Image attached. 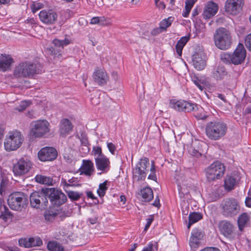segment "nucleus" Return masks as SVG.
I'll return each mask as SVG.
<instances>
[{"mask_svg":"<svg viewBox=\"0 0 251 251\" xmlns=\"http://www.w3.org/2000/svg\"><path fill=\"white\" fill-rule=\"evenodd\" d=\"M170 104L172 108L178 111L185 112L193 111V115L197 120H204L208 117L203 108L199 107L196 104L180 100L177 101L171 100Z\"/></svg>","mask_w":251,"mask_h":251,"instance_id":"nucleus-1","label":"nucleus"},{"mask_svg":"<svg viewBox=\"0 0 251 251\" xmlns=\"http://www.w3.org/2000/svg\"><path fill=\"white\" fill-rule=\"evenodd\" d=\"M41 71L39 64L30 61H24L15 67L14 75L16 77L31 78Z\"/></svg>","mask_w":251,"mask_h":251,"instance_id":"nucleus-2","label":"nucleus"},{"mask_svg":"<svg viewBox=\"0 0 251 251\" xmlns=\"http://www.w3.org/2000/svg\"><path fill=\"white\" fill-rule=\"evenodd\" d=\"M227 126L226 123L220 121H213L207 124L205 132L207 136L212 140H218L226 134Z\"/></svg>","mask_w":251,"mask_h":251,"instance_id":"nucleus-3","label":"nucleus"},{"mask_svg":"<svg viewBox=\"0 0 251 251\" xmlns=\"http://www.w3.org/2000/svg\"><path fill=\"white\" fill-rule=\"evenodd\" d=\"M246 56V51L242 44H239L232 54L227 53L221 55V60L226 64L239 65L243 63Z\"/></svg>","mask_w":251,"mask_h":251,"instance_id":"nucleus-4","label":"nucleus"},{"mask_svg":"<svg viewBox=\"0 0 251 251\" xmlns=\"http://www.w3.org/2000/svg\"><path fill=\"white\" fill-rule=\"evenodd\" d=\"M216 46L221 50L228 49L231 43L229 31L225 28L220 27L216 30L214 35Z\"/></svg>","mask_w":251,"mask_h":251,"instance_id":"nucleus-5","label":"nucleus"},{"mask_svg":"<svg viewBox=\"0 0 251 251\" xmlns=\"http://www.w3.org/2000/svg\"><path fill=\"white\" fill-rule=\"evenodd\" d=\"M23 140V136L20 132L17 130L10 131L5 139L4 148L8 151H15L21 146Z\"/></svg>","mask_w":251,"mask_h":251,"instance_id":"nucleus-6","label":"nucleus"},{"mask_svg":"<svg viewBox=\"0 0 251 251\" xmlns=\"http://www.w3.org/2000/svg\"><path fill=\"white\" fill-rule=\"evenodd\" d=\"M50 125L46 120H37L30 125V134L33 138L44 137L50 131Z\"/></svg>","mask_w":251,"mask_h":251,"instance_id":"nucleus-7","label":"nucleus"},{"mask_svg":"<svg viewBox=\"0 0 251 251\" xmlns=\"http://www.w3.org/2000/svg\"><path fill=\"white\" fill-rule=\"evenodd\" d=\"M222 213L226 217H232L240 211V206L237 201L233 198L224 200L221 203Z\"/></svg>","mask_w":251,"mask_h":251,"instance_id":"nucleus-8","label":"nucleus"},{"mask_svg":"<svg viewBox=\"0 0 251 251\" xmlns=\"http://www.w3.org/2000/svg\"><path fill=\"white\" fill-rule=\"evenodd\" d=\"M220 231L222 235L230 241L239 238L241 235L239 231H237L236 227L231 222L223 220L219 224Z\"/></svg>","mask_w":251,"mask_h":251,"instance_id":"nucleus-9","label":"nucleus"},{"mask_svg":"<svg viewBox=\"0 0 251 251\" xmlns=\"http://www.w3.org/2000/svg\"><path fill=\"white\" fill-rule=\"evenodd\" d=\"M225 166L219 161L211 164L205 169L206 176L209 182L220 179L224 175Z\"/></svg>","mask_w":251,"mask_h":251,"instance_id":"nucleus-10","label":"nucleus"},{"mask_svg":"<svg viewBox=\"0 0 251 251\" xmlns=\"http://www.w3.org/2000/svg\"><path fill=\"white\" fill-rule=\"evenodd\" d=\"M31 206L36 208H45L48 204L46 189L42 191H35L30 196Z\"/></svg>","mask_w":251,"mask_h":251,"instance_id":"nucleus-11","label":"nucleus"},{"mask_svg":"<svg viewBox=\"0 0 251 251\" xmlns=\"http://www.w3.org/2000/svg\"><path fill=\"white\" fill-rule=\"evenodd\" d=\"M26 199L23 193L15 192L10 194L7 200L10 208L14 210L21 211L26 205Z\"/></svg>","mask_w":251,"mask_h":251,"instance_id":"nucleus-12","label":"nucleus"},{"mask_svg":"<svg viewBox=\"0 0 251 251\" xmlns=\"http://www.w3.org/2000/svg\"><path fill=\"white\" fill-rule=\"evenodd\" d=\"M32 166L31 161L27 157H22L14 164L13 172L15 176H22L27 173Z\"/></svg>","mask_w":251,"mask_h":251,"instance_id":"nucleus-13","label":"nucleus"},{"mask_svg":"<svg viewBox=\"0 0 251 251\" xmlns=\"http://www.w3.org/2000/svg\"><path fill=\"white\" fill-rule=\"evenodd\" d=\"M48 199L52 205L59 206L64 203L67 200L66 195L61 191L55 188H46Z\"/></svg>","mask_w":251,"mask_h":251,"instance_id":"nucleus-14","label":"nucleus"},{"mask_svg":"<svg viewBox=\"0 0 251 251\" xmlns=\"http://www.w3.org/2000/svg\"><path fill=\"white\" fill-rule=\"evenodd\" d=\"M149 167V159L147 157L141 158L134 170V178H137V181L144 179L149 170L147 168Z\"/></svg>","mask_w":251,"mask_h":251,"instance_id":"nucleus-15","label":"nucleus"},{"mask_svg":"<svg viewBox=\"0 0 251 251\" xmlns=\"http://www.w3.org/2000/svg\"><path fill=\"white\" fill-rule=\"evenodd\" d=\"M244 5V0H226L225 5L226 12L233 15L238 14Z\"/></svg>","mask_w":251,"mask_h":251,"instance_id":"nucleus-16","label":"nucleus"},{"mask_svg":"<svg viewBox=\"0 0 251 251\" xmlns=\"http://www.w3.org/2000/svg\"><path fill=\"white\" fill-rule=\"evenodd\" d=\"M57 152L52 147H45L38 152L39 159L42 161H52L56 158Z\"/></svg>","mask_w":251,"mask_h":251,"instance_id":"nucleus-17","label":"nucleus"},{"mask_svg":"<svg viewBox=\"0 0 251 251\" xmlns=\"http://www.w3.org/2000/svg\"><path fill=\"white\" fill-rule=\"evenodd\" d=\"M40 20L47 25L53 24L57 18V14L52 10H42L39 14Z\"/></svg>","mask_w":251,"mask_h":251,"instance_id":"nucleus-18","label":"nucleus"},{"mask_svg":"<svg viewBox=\"0 0 251 251\" xmlns=\"http://www.w3.org/2000/svg\"><path fill=\"white\" fill-rule=\"evenodd\" d=\"M203 236V233L198 229H194L192 231L189 240V245L192 249L195 250L199 247Z\"/></svg>","mask_w":251,"mask_h":251,"instance_id":"nucleus-19","label":"nucleus"},{"mask_svg":"<svg viewBox=\"0 0 251 251\" xmlns=\"http://www.w3.org/2000/svg\"><path fill=\"white\" fill-rule=\"evenodd\" d=\"M93 76L95 82L100 85H105L109 79L107 73L102 69H96L93 73Z\"/></svg>","mask_w":251,"mask_h":251,"instance_id":"nucleus-20","label":"nucleus"},{"mask_svg":"<svg viewBox=\"0 0 251 251\" xmlns=\"http://www.w3.org/2000/svg\"><path fill=\"white\" fill-rule=\"evenodd\" d=\"M42 241L39 237L21 238L19 240V244L21 247L27 248L35 246H40L42 245Z\"/></svg>","mask_w":251,"mask_h":251,"instance_id":"nucleus-21","label":"nucleus"},{"mask_svg":"<svg viewBox=\"0 0 251 251\" xmlns=\"http://www.w3.org/2000/svg\"><path fill=\"white\" fill-rule=\"evenodd\" d=\"M218 10V5L212 1H209L205 6L203 12V17L204 19H210L214 16Z\"/></svg>","mask_w":251,"mask_h":251,"instance_id":"nucleus-22","label":"nucleus"},{"mask_svg":"<svg viewBox=\"0 0 251 251\" xmlns=\"http://www.w3.org/2000/svg\"><path fill=\"white\" fill-rule=\"evenodd\" d=\"M96 166L98 170L103 173L108 172L110 168V161L105 155L100 157H95Z\"/></svg>","mask_w":251,"mask_h":251,"instance_id":"nucleus-23","label":"nucleus"},{"mask_svg":"<svg viewBox=\"0 0 251 251\" xmlns=\"http://www.w3.org/2000/svg\"><path fill=\"white\" fill-rule=\"evenodd\" d=\"M80 169L81 174L90 176L94 172V164L91 160H83Z\"/></svg>","mask_w":251,"mask_h":251,"instance_id":"nucleus-24","label":"nucleus"},{"mask_svg":"<svg viewBox=\"0 0 251 251\" xmlns=\"http://www.w3.org/2000/svg\"><path fill=\"white\" fill-rule=\"evenodd\" d=\"M72 129L73 126L68 119H64L61 121L59 130L61 136H66L70 133Z\"/></svg>","mask_w":251,"mask_h":251,"instance_id":"nucleus-25","label":"nucleus"},{"mask_svg":"<svg viewBox=\"0 0 251 251\" xmlns=\"http://www.w3.org/2000/svg\"><path fill=\"white\" fill-rule=\"evenodd\" d=\"M77 177H73L71 178H67L66 176L62 178L61 184L63 186L65 191H68L70 187L79 186Z\"/></svg>","mask_w":251,"mask_h":251,"instance_id":"nucleus-26","label":"nucleus"},{"mask_svg":"<svg viewBox=\"0 0 251 251\" xmlns=\"http://www.w3.org/2000/svg\"><path fill=\"white\" fill-rule=\"evenodd\" d=\"M13 62V59L8 55L0 56V71H6L8 69L11 63Z\"/></svg>","mask_w":251,"mask_h":251,"instance_id":"nucleus-27","label":"nucleus"},{"mask_svg":"<svg viewBox=\"0 0 251 251\" xmlns=\"http://www.w3.org/2000/svg\"><path fill=\"white\" fill-rule=\"evenodd\" d=\"M250 218L246 213H243L240 215L238 218V226L239 231L242 233L245 226L248 225Z\"/></svg>","mask_w":251,"mask_h":251,"instance_id":"nucleus-28","label":"nucleus"},{"mask_svg":"<svg viewBox=\"0 0 251 251\" xmlns=\"http://www.w3.org/2000/svg\"><path fill=\"white\" fill-rule=\"evenodd\" d=\"M194 67L198 70H203L206 65L205 61L199 54L195 55L193 58Z\"/></svg>","mask_w":251,"mask_h":251,"instance_id":"nucleus-29","label":"nucleus"},{"mask_svg":"<svg viewBox=\"0 0 251 251\" xmlns=\"http://www.w3.org/2000/svg\"><path fill=\"white\" fill-rule=\"evenodd\" d=\"M212 74L214 77L216 79L221 80L227 75V72L224 67L218 66L214 69Z\"/></svg>","mask_w":251,"mask_h":251,"instance_id":"nucleus-30","label":"nucleus"},{"mask_svg":"<svg viewBox=\"0 0 251 251\" xmlns=\"http://www.w3.org/2000/svg\"><path fill=\"white\" fill-rule=\"evenodd\" d=\"M141 195L145 201H150L153 198V191L149 187H146L141 190Z\"/></svg>","mask_w":251,"mask_h":251,"instance_id":"nucleus-31","label":"nucleus"},{"mask_svg":"<svg viewBox=\"0 0 251 251\" xmlns=\"http://www.w3.org/2000/svg\"><path fill=\"white\" fill-rule=\"evenodd\" d=\"M236 183V178L231 176H227L225 179L224 186L225 189L228 191L232 190Z\"/></svg>","mask_w":251,"mask_h":251,"instance_id":"nucleus-32","label":"nucleus"},{"mask_svg":"<svg viewBox=\"0 0 251 251\" xmlns=\"http://www.w3.org/2000/svg\"><path fill=\"white\" fill-rule=\"evenodd\" d=\"M0 213V219H2L4 222H7L8 220L12 219V214L3 203L1 206V210Z\"/></svg>","mask_w":251,"mask_h":251,"instance_id":"nucleus-33","label":"nucleus"},{"mask_svg":"<svg viewBox=\"0 0 251 251\" xmlns=\"http://www.w3.org/2000/svg\"><path fill=\"white\" fill-rule=\"evenodd\" d=\"M35 181L42 184H46L48 185H52L53 179L49 176H47L43 175H37L35 177Z\"/></svg>","mask_w":251,"mask_h":251,"instance_id":"nucleus-34","label":"nucleus"},{"mask_svg":"<svg viewBox=\"0 0 251 251\" xmlns=\"http://www.w3.org/2000/svg\"><path fill=\"white\" fill-rule=\"evenodd\" d=\"M189 40V37L184 36L181 37L176 43V49L179 56L181 55L182 49Z\"/></svg>","mask_w":251,"mask_h":251,"instance_id":"nucleus-35","label":"nucleus"},{"mask_svg":"<svg viewBox=\"0 0 251 251\" xmlns=\"http://www.w3.org/2000/svg\"><path fill=\"white\" fill-rule=\"evenodd\" d=\"M202 216L201 214L198 212H192L189 216V223L187 227L190 228L191 225L201 220Z\"/></svg>","mask_w":251,"mask_h":251,"instance_id":"nucleus-36","label":"nucleus"},{"mask_svg":"<svg viewBox=\"0 0 251 251\" xmlns=\"http://www.w3.org/2000/svg\"><path fill=\"white\" fill-rule=\"evenodd\" d=\"M47 248L50 251H64L63 246L56 241H50Z\"/></svg>","mask_w":251,"mask_h":251,"instance_id":"nucleus-37","label":"nucleus"},{"mask_svg":"<svg viewBox=\"0 0 251 251\" xmlns=\"http://www.w3.org/2000/svg\"><path fill=\"white\" fill-rule=\"evenodd\" d=\"M71 41L69 39L65 38L64 40H60L57 39H55L52 41V43L54 47H59L63 49L64 46H67L70 44Z\"/></svg>","mask_w":251,"mask_h":251,"instance_id":"nucleus-38","label":"nucleus"},{"mask_svg":"<svg viewBox=\"0 0 251 251\" xmlns=\"http://www.w3.org/2000/svg\"><path fill=\"white\" fill-rule=\"evenodd\" d=\"M173 20L174 18L172 17H170L162 20L159 25L160 28L162 29V30H166L167 27L171 25Z\"/></svg>","mask_w":251,"mask_h":251,"instance_id":"nucleus-39","label":"nucleus"},{"mask_svg":"<svg viewBox=\"0 0 251 251\" xmlns=\"http://www.w3.org/2000/svg\"><path fill=\"white\" fill-rule=\"evenodd\" d=\"M57 215V213L55 212L47 211L45 212L44 217L46 221L51 222L54 219Z\"/></svg>","mask_w":251,"mask_h":251,"instance_id":"nucleus-40","label":"nucleus"},{"mask_svg":"<svg viewBox=\"0 0 251 251\" xmlns=\"http://www.w3.org/2000/svg\"><path fill=\"white\" fill-rule=\"evenodd\" d=\"M65 191L67 193L69 198L72 201H77L80 198L81 195L78 192L70 191L69 189Z\"/></svg>","mask_w":251,"mask_h":251,"instance_id":"nucleus-41","label":"nucleus"},{"mask_svg":"<svg viewBox=\"0 0 251 251\" xmlns=\"http://www.w3.org/2000/svg\"><path fill=\"white\" fill-rule=\"evenodd\" d=\"M106 181L99 185V189L97 190V193L100 197L104 196L105 194V191L107 189L106 186Z\"/></svg>","mask_w":251,"mask_h":251,"instance_id":"nucleus-42","label":"nucleus"},{"mask_svg":"<svg viewBox=\"0 0 251 251\" xmlns=\"http://www.w3.org/2000/svg\"><path fill=\"white\" fill-rule=\"evenodd\" d=\"M151 173L148 176V178L156 181L157 177L155 174V167L153 161H151V165L150 168Z\"/></svg>","mask_w":251,"mask_h":251,"instance_id":"nucleus-43","label":"nucleus"},{"mask_svg":"<svg viewBox=\"0 0 251 251\" xmlns=\"http://www.w3.org/2000/svg\"><path fill=\"white\" fill-rule=\"evenodd\" d=\"M30 103L31 102L29 101H23L18 106L16 107L15 109L19 112L23 111L25 110Z\"/></svg>","mask_w":251,"mask_h":251,"instance_id":"nucleus-44","label":"nucleus"},{"mask_svg":"<svg viewBox=\"0 0 251 251\" xmlns=\"http://www.w3.org/2000/svg\"><path fill=\"white\" fill-rule=\"evenodd\" d=\"M92 152L93 153V155L95 156V157H101L102 156L104 155L103 154H102L101 149L100 147H94Z\"/></svg>","mask_w":251,"mask_h":251,"instance_id":"nucleus-45","label":"nucleus"},{"mask_svg":"<svg viewBox=\"0 0 251 251\" xmlns=\"http://www.w3.org/2000/svg\"><path fill=\"white\" fill-rule=\"evenodd\" d=\"M189 152L191 155L198 158L201 157L203 153V151H198L193 148H190Z\"/></svg>","mask_w":251,"mask_h":251,"instance_id":"nucleus-46","label":"nucleus"},{"mask_svg":"<svg viewBox=\"0 0 251 251\" xmlns=\"http://www.w3.org/2000/svg\"><path fill=\"white\" fill-rule=\"evenodd\" d=\"M79 138L83 146H87L89 145L87 137L85 133H82Z\"/></svg>","mask_w":251,"mask_h":251,"instance_id":"nucleus-47","label":"nucleus"},{"mask_svg":"<svg viewBox=\"0 0 251 251\" xmlns=\"http://www.w3.org/2000/svg\"><path fill=\"white\" fill-rule=\"evenodd\" d=\"M245 44L246 47L251 50V33L246 37Z\"/></svg>","mask_w":251,"mask_h":251,"instance_id":"nucleus-48","label":"nucleus"},{"mask_svg":"<svg viewBox=\"0 0 251 251\" xmlns=\"http://www.w3.org/2000/svg\"><path fill=\"white\" fill-rule=\"evenodd\" d=\"M153 247L157 248L156 243L153 244L150 243L147 246L144 248L142 251H153Z\"/></svg>","mask_w":251,"mask_h":251,"instance_id":"nucleus-49","label":"nucleus"},{"mask_svg":"<svg viewBox=\"0 0 251 251\" xmlns=\"http://www.w3.org/2000/svg\"><path fill=\"white\" fill-rule=\"evenodd\" d=\"M43 7V4L40 3H35L33 4L32 6V11L33 13H35L38 10L40 9Z\"/></svg>","mask_w":251,"mask_h":251,"instance_id":"nucleus-50","label":"nucleus"},{"mask_svg":"<svg viewBox=\"0 0 251 251\" xmlns=\"http://www.w3.org/2000/svg\"><path fill=\"white\" fill-rule=\"evenodd\" d=\"M196 0H187L185 2V8L191 9Z\"/></svg>","mask_w":251,"mask_h":251,"instance_id":"nucleus-51","label":"nucleus"},{"mask_svg":"<svg viewBox=\"0 0 251 251\" xmlns=\"http://www.w3.org/2000/svg\"><path fill=\"white\" fill-rule=\"evenodd\" d=\"M107 148H108L109 151L112 154H114L115 149H116V147H115V145L112 143H107Z\"/></svg>","mask_w":251,"mask_h":251,"instance_id":"nucleus-52","label":"nucleus"},{"mask_svg":"<svg viewBox=\"0 0 251 251\" xmlns=\"http://www.w3.org/2000/svg\"><path fill=\"white\" fill-rule=\"evenodd\" d=\"M194 84L201 90L202 91L204 88V86L201 85V82L198 79L193 80Z\"/></svg>","mask_w":251,"mask_h":251,"instance_id":"nucleus-53","label":"nucleus"},{"mask_svg":"<svg viewBox=\"0 0 251 251\" xmlns=\"http://www.w3.org/2000/svg\"><path fill=\"white\" fill-rule=\"evenodd\" d=\"M100 23L99 25H105L108 24V22H107L106 19L104 17H99Z\"/></svg>","mask_w":251,"mask_h":251,"instance_id":"nucleus-54","label":"nucleus"},{"mask_svg":"<svg viewBox=\"0 0 251 251\" xmlns=\"http://www.w3.org/2000/svg\"><path fill=\"white\" fill-rule=\"evenodd\" d=\"M98 219V217L97 216H93V217L89 218L88 221L91 224L94 225L97 223Z\"/></svg>","mask_w":251,"mask_h":251,"instance_id":"nucleus-55","label":"nucleus"},{"mask_svg":"<svg viewBox=\"0 0 251 251\" xmlns=\"http://www.w3.org/2000/svg\"><path fill=\"white\" fill-rule=\"evenodd\" d=\"M162 31H163L162 29L160 28V27H159V28H154V29H153L151 31V33L153 35H156L158 34L159 33H160V32H161Z\"/></svg>","mask_w":251,"mask_h":251,"instance_id":"nucleus-56","label":"nucleus"},{"mask_svg":"<svg viewBox=\"0 0 251 251\" xmlns=\"http://www.w3.org/2000/svg\"><path fill=\"white\" fill-rule=\"evenodd\" d=\"M100 17H95L91 19L90 24H99L100 23V20H99Z\"/></svg>","mask_w":251,"mask_h":251,"instance_id":"nucleus-57","label":"nucleus"},{"mask_svg":"<svg viewBox=\"0 0 251 251\" xmlns=\"http://www.w3.org/2000/svg\"><path fill=\"white\" fill-rule=\"evenodd\" d=\"M74 15V12L70 10H67L65 12V16L66 18H70Z\"/></svg>","mask_w":251,"mask_h":251,"instance_id":"nucleus-58","label":"nucleus"},{"mask_svg":"<svg viewBox=\"0 0 251 251\" xmlns=\"http://www.w3.org/2000/svg\"><path fill=\"white\" fill-rule=\"evenodd\" d=\"M245 203L247 206L251 207V197L247 198L245 200Z\"/></svg>","mask_w":251,"mask_h":251,"instance_id":"nucleus-59","label":"nucleus"},{"mask_svg":"<svg viewBox=\"0 0 251 251\" xmlns=\"http://www.w3.org/2000/svg\"><path fill=\"white\" fill-rule=\"evenodd\" d=\"M191 9H189V8H185V11H183L182 13V16L184 17H187L189 15V14L190 12Z\"/></svg>","mask_w":251,"mask_h":251,"instance_id":"nucleus-60","label":"nucleus"},{"mask_svg":"<svg viewBox=\"0 0 251 251\" xmlns=\"http://www.w3.org/2000/svg\"><path fill=\"white\" fill-rule=\"evenodd\" d=\"M87 197L88 198H91V199H92L93 200H94V199H96V198L94 196V195H93L92 192H90V191L88 192L87 193Z\"/></svg>","mask_w":251,"mask_h":251,"instance_id":"nucleus-61","label":"nucleus"},{"mask_svg":"<svg viewBox=\"0 0 251 251\" xmlns=\"http://www.w3.org/2000/svg\"><path fill=\"white\" fill-rule=\"evenodd\" d=\"M157 7H158L162 9H165V5L163 2H160L158 3V5H156Z\"/></svg>","mask_w":251,"mask_h":251,"instance_id":"nucleus-62","label":"nucleus"},{"mask_svg":"<svg viewBox=\"0 0 251 251\" xmlns=\"http://www.w3.org/2000/svg\"><path fill=\"white\" fill-rule=\"evenodd\" d=\"M152 204L156 207H158L160 205L159 200L156 198Z\"/></svg>","mask_w":251,"mask_h":251,"instance_id":"nucleus-63","label":"nucleus"},{"mask_svg":"<svg viewBox=\"0 0 251 251\" xmlns=\"http://www.w3.org/2000/svg\"><path fill=\"white\" fill-rule=\"evenodd\" d=\"M137 246L138 244L137 243L134 244L133 247L130 249H129L128 251H135Z\"/></svg>","mask_w":251,"mask_h":251,"instance_id":"nucleus-64","label":"nucleus"}]
</instances>
